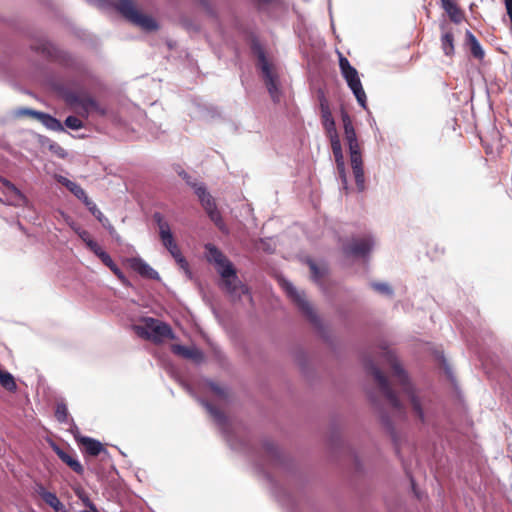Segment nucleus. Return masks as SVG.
<instances>
[{
    "label": "nucleus",
    "instance_id": "nucleus-1",
    "mask_svg": "<svg viewBox=\"0 0 512 512\" xmlns=\"http://www.w3.org/2000/svg\"><path fill=\"white\" fill-rule=\"evenodd\" d=\"M207 260L217 266L222 277L223 286L232 296L248 294L247 286L243 285L237 277L236 270L228 258L213 244H206Z\"/></svg>",
    "mask_w": 512,
    "mask_h": 512
},
{
    "label": "nucleus",
    "instance_id": "nucleus-2",
    "mask_svg": "<svg viewBox=\"0 0 512 512\" xmlns=\"http://www.w3.org/2000/svg\"><path fill=\"white\" fill-rule=\"evenodd\" d=\"M341 119L344 127L345 141L349 148L350 164L356 187L359 192H363L366 186L361 147L349 114L345 111H342Z\"/></svg>",
    "mask_w": 512,
    "mask_h": 512
},
{
    "label": "nucleus",
    "instance_id": "nucleus-3",
    "mask_svg": "<svg viewBox=\"0 0 512 512\" xmlns=\"http://www.w3.org/2000/svg\"><path fill=\"white\" fill-rule=\"evenodd\" d=\"M34 53H39L49 60L78 73L86 71V66L80 58L60 50L51 42L34 39Z\"/></svg>",
    "mask_w": 512,
    "mask_h": 512
},
{
    "label": "nucleus",
    "instance_id": "nucleus-4",
    "mask_svg": "<svg viewBox=\"0 0 512 512\" xmlns=\"http://www.w3.org/2000/svg\"><path fill=\"white\" fill-rule=\"evenodd\" d=\"M102 4L114 7L126 20L146 31L158 28L156 21L142 14L135 6L133 0H101Z\"/></svg>",
    "mask_w": 512,
    "mask_h": 512
},
{
    "label": "nucleus",
    "instance_id": "nucleus-5",
    "mask_svg": "<svg viewBox=\"0 0 512 512\" xmlns=\"http://www.w3.org/2000/svg\"><path fill=\"white\" fill-rule=\"evenodd\" d=\"M386 357L387 361L391 365L393 376L396 378L398 384L401 386L402 391L407 395L410 401L414 415L420 421L424 422L425 417L420 400L415 393L414 387L409 381L408 375L397 361L396 356L391 351H386Z\"/></svg>",
    "mask_w": 512,
    "mask_h": 512
},
{
    "label": "nucleus",
    "instance_id": "nucleus-6",
    "mask_svg": "<svg viewBox=\"0 0 512 512\" xmlns=\"http://www.w3.org/2000/svg\"><path fill=\"white\" fill-rule=\"evenodd\" d=\"M153 218L159 227V235L163 246L169 251V253L175 259L180 268L185 272H189V263L182 255L180 248L178 247L176 241L174 240V237L170 229V225L163 219V216L158 212L153 215Z\"/></svg>",
    "mask_w": 512,
    "mask_h": 512
},
{
    "label": "nucleus",
    "instance_id": "nucleus-7",
    "mask_svg": "<svg viewBox=\"0 0 512 512\" xmlns=\"http://www.w3.org/2000/svg\"><path fill=\"white\" fill-rule=\"evenodd\" d=\"M339 68L341 71V75L345 79L348 87L353 92L358 104L366 109L367 107V97L366 93L363 89L359 73L355 67H353L349 60L343 56L342 53H339Z\"/></svg>",
    "mask_w": 512,
    "mask_h": 512
},
{
    "label": "nucleus",
    "instance_id": "nucleus-8",
    "mask_svg": "<svg viewBox=\"0 0 512 512\" xmlns=\"http://www.w3.org/2000/svg\"><path fill=\"white\" fill-rule=\"evenodd\" d=\"M135 329L139 336L156 344L162 343L165 339L175 338L170 325L152 317L145 318L144 325L136 326Z\"/></svg>",
    "mask_w": 512,
    "mask_h": 512
},
{
    "label": "nucleus",
    "instance_id": "nucleus-9",
    "mask_svg": "<svg viewBox=\"0 0 512 512\" xmlns=\"http://www.w3.org/2000/svg\"><path fill=\"white\" fill-rule=\"evenodd\" d=\"M60 93L65 102L70 106L80 107L79 114L82 117L87 118L90 113H96L100 116L106 115L107 111L102 107L93 97L85 94L79 95L76 92L69 91L61 88Z\"/></svg>",
    "mask_w": 512,
    "mask_h": 512
},
{
    "label": "nucleus",
    "instance_id": "nucleus-10",
    "mask_svg": "<svg viewBox=\"0 0 512 512\" xmlns=\"http://www.w3.org/2000/svg\"><path fill=\"white\" fill-rule=\"evenodd\" d=\"M258 66L262 72L263 79L267 90L275 103L280 101L281 91L279 87L278 74L271 63H269L265 52L262 48L258 47L257 51Z\"/></svg>",
    "mask_w": 512,
    "mask_h": 512
},
{
    "label": "nucleus",
    "instance_id": "nucleus-11",
    "mask_svg": "<svg viewBox=\"0 0 512 512\" xmlns=\"http://www.w3.org/2000/svg\"><path fill=\"white\" fill-rule=\"evenodd\" d=\"M283 288L285 289L287 295L291 300L296 304L299 310L303 313V315L313 324L317 325L319 323L318 316L314 311L312 305L307 301L305 294L303 292L298 291L291 283L284 282Z\"/></svg>",
    "mask_w": 512,
    "mask_h": 512
},
{
    "label": "nucleus",
    "instance_id": "nucleus-12",
    "mask_svg": "<svg viewBox=\"0 0 512 512\" xmlns=\"http://www.w3.org/2000/svg\"><path fill=\"white\" fill-rule=\"evenodd\" d=\"M369 373L374 377V380L378 384V387L382 394L385 396V398L388 400L390 405L397 411L402 412V405L391 388L388 379L386 376L382 373V371L373 363H370L368 365Z\"/></svg>",
    "mask_w": 512,
    "mask_h": 512
},
{
    "label": "nucleus",
    "instance_id": "nucleus-13",
    "mask_svg": "<svg viewBox=\"0 0 512 512\" xmlns=\"http://www.w3.org/2000/svg\"><path fill=\"white\" fill-rule=\"evenodd\" d=\"M193 189L195 194L198 196L201 205L205 209L209 218L220 227L222 224V217L220 212L217 209V205L215 203L212 195L207 191L204 184H193Z\"/></svg>",
    "mask_w": 512,
    "mask_h": 512
},
{
    "label": "nucleus",
    "instance_id": "nucleus-14",
    "mask_svg": "<svg viewBox=\"0 0 512 512\" xmlns=\"http://www.w3.org/2000/svg\"><path fill=\"white\" fill-rule=\"evenodd\" d=\"M327 136L330 139L331 149H332V152H333V155L335 158L337 171H338L339 177L341 179L343 188L345 190H348L347 172H346L340 138L338 136L337 131H335L334 133H328Z\"/></svg>",
    "mask_w": 512,
    "mask_h": 512
},
{
    "label": "nucleus",
    "instance_id": "nucleus-15",
    "mask_svg": "<svg viewBox=\"0 0 512 512\" xmlns=\"http://www.w3.org/2000/svg\"><path fill=\"white\" fill-rule=\"evenodd\" d=\"M327 136L330 139L331 149H332V152H333V155L335 158L337 171H338L339 177L341 179L343 188L345 190H348L347 172H346L340 138L338 136L337 131H335L334 133H328Z\"/></svg>",
    "mask_w": 512,
    "mask_h": 512
},
{
    "label": "nucleus",
    "instance_id": "nucleus-16",
    "mask_svg": "<svg viewBox=\"0 0 512 512\" xmlns=\"http://www.w3.org/2000/svg\"><path fill=\"white\" fill-rule=\"evenodd\" d=\"M372 245L370 238H355L344 247V253L348 256L364 257L371 251Z\"/></svg>",
    "mask_w": 512,
    "mask_h": 512
},
{
    "label": "nucleus",
    "instance_id": "nucleus-17",
    "mask_svg": "<svg viewBox=\"0 0 512 512\" xmlns=\"http://www.w3.org/2000/svg\"><path fill=\"white\" fill-rule=\"evenodd\" d=\"M171 351L184 359L192 360L195 363H201L204 360V353L196 347H187L181 344H173Z\"/></svg>",
    "mask_w": 512,
    "mask_h": 512
},
{
    "label": "nucleus",
    "instance_id": "nucleus-18",
    "mask_svg": "<svg viewBox=\"0 0 512 512\" xmlns=\"http://www.w3.org/2000/svg\"><path fill=\"white\" fill-rule=\"evenodd\" d=\"M53 451L57 454V456L75 473L82 475L84 473V468L82 464L75 459L71 454L67 451L61 449L55 443H52Z\"/></svg>",
    "mask_w": 512,
    "mask_h": 512
},
{
    "label": "nucleus",
    "instance_id": "nucleus-19",
    "mask_svg": "<svg viewBox=\"0 0 512 512\" xmlns=\"http://www.w3.org/2000/svg\"><path fill=\"white\" fill-rule=\"evenodd\" d=\"M37 493L55 512H66L64 504L58 499L55 493L47 491L42 485L38 486Z\"/></svg>",
    "mask_w": 512,
    "mask_h": 512
},
{
    "label": "nucleus",
    "instance_id": "nucleus-20",
    "mask_svg": "<svg viewBox=\"0 0 512 512\" xmlns=\"http://www.w3.org/2000/svg\"><path fill=\"white\" fill-rule=\"evenodd\" d=\"M441 6L444 11L448 14L449 19L455 23L459 24L464 20V12L458 6V4L454 0H440Z\"/></svg>",
    "mask_w": 512,
    "mask_h": 512
},
{
    "label": "nucleus",
    "instance_id": "nucleus-21",
    "mask_svg": "<svg viewBox=\"0 0 512 512\" xmlns=\"http://www.w3.org/2000/svg\"><path fill=\"white\" fill-rule=\"evenodd\" d=\"M441 6L444 11L448 14L449 19L455 23L459 24L464 20V12L458 6V4L454 0H440Z\"/></svg>",
    "mask_w": 512,
    "mask_h": 512
},
{
    "label": "nucleus",
    "instance_id": "nucleus-22",
    "mask_svg": "<svg viewBox=\"0 0 512 512\" xmlns=\"http://www.w3.org/2000/svg\"><path fill=\"white\" fill-rule=\"evenodd\" d=\"M55 179L58 183L66 187L77 199L83 201L88 197L85 190L76 182H73L62 175H55Z\"/></svg>",
    "mask_w": 512,
    "mask_h": 512
},
{
    "label": "nucleus",
    "instance_id": "nucleus-23",
    "mask_svg": "<svg viewBox=\"0 0 512 512\" xmlns=\"http://www.w3.org/2000/svg\"><path fill=\"white\" fill-rule=\"evenodd\" d=\"M76 439L80 444L83 445L85 453H87L90 456H98L101 452L106 451L103 444L98 440H95L90 437H76Z\"/></svg>",
    "mask_w": 512,
    "mask_h": 512
},
{
    "label": "nucleus",
    "instance_id": "nucleus-24",
    "mask_svg": "<svg viewBox=\"0 0 512 512\" xmlns=\"http://www.w3.org/2000/svg\"><path fill=\"white\" fill-rule=\"evenodd\" d=\"M131 268L141 276L149 279H157L158 273L140 258H133L130 261Z\"/></svg>",
    "mask_w": 512,
    "mask_h": 512
},
{
    "label": "nucleus",
    "instance_id": "nucleus-25",
    "mask_svg": "<svg viewBox=\"0 0 512 512\" xmlns=\"http://www.w3.org/2000/svg\"><path fill=\"white\" fill-rule=\"evenodd\" d=\"M39 141L42 145V147L44 149H48L52 155L60 158V159H64L66 158L67 156V153L66 151L56 142L48 139V138H44L42 136H39Z\"/></svg>",
    "mask_w": 512,
    "mask_h": 512
},
{
    "label": "nucleus",
    "instance_id": "nucleus-26",
    "mask_svg": "<svg viewBox=\"0 0 512 512\" xmlns=\"http://www.w3.org/2000/svg\"><path fill=\"white\" fill-rule=\"evenodd\" d=\"M34 118L40 119L42 123L50 130L63 131L62 123L56 118L41 112L34 111Z\"/></svg>",
    "mask_w": 512,
    "mask_h": 512
},
{
    "label": "nucleus",
    "instance_id": "nucleus-27",
    "mask_svg": "<svg viewBox=\"0 0 512 512\" xmlns=\"http://www.w3.org/2000/svg\"><path fill=\"white\" fill-rule=\"evenodd\" d=\"M466 41L467 44L470 47L471 54L476 59L482 60L484 58V51L479 43V41L476 39V37L470 32L466 31Z\"/></svg>",
    "mask_w": 512,
    "mask_h": 512
},
{
    "label": "nucleus",
    "instance_id": "nucleus-28",
    "mask_svg": "<svg viewBox=\"0 0 512 512\" xmlns=\"http://www.w3.org/2000/svg\"><path fill=\"white\" fill-rule=\"evenodd\" d=\"M0 385L9 392H15L17 389L13 375L2 369H0Z\"/></svg>",
    "mask_w": 512,
    "mask_h": 512
},
{
    "label": "nucleus",
    "instance_id": "nucleus-29",
    "mask_svg": "<svg viewBox=\"0 0 512 512\" xmlns=\"http://www.w3.org/2000/svg\"><path fill=\"white\" fill-rule=\"evenodd\" d=\"M441 48L446 56L454 54V36L451 31H447L441 36Z\"/></svg>",
    "mask_w": 512,
    "mask_h": 512
},
{
    "label": "nucleus",
    "instance_id": "nucleus-30",
    "mask_svg": "<svg viewBox=\"0 0 512 512\" xmlns=\"http://www.w3.org/2000/svg\"><path fill=\"white\" fill-rule=\"evenodd\" d=\"M103 256V260H102V263L107 266L113 273L114 275L119 279L121 280L122 282L125 281V276L123 274V272L119 269V267L114 263V261L112 260V258L110 257V255H102Z\"/></svg>",
    "mask_w": 512,
    "mask_h": 512
},
{
    "label": "nucleus",
    "instance_id": "nucleus-31",
    "mask_svg": "<svg viewBox=\"0 0 512 512\" xmlns=\"http://www.w3.org/2000/svg\"><path fill=\"white\" fill-rule=\"evenodd\" d=\"M321 119H322L323 127L327 134L334 133L335 131H337L336 126H335V121H334V118H333L331 112L321 115Z\"/></svg>",
    "mask_w": 512,
    "mask_h": 512
},
{
    "label": "nucleus",
    "instance_id": "nucleus-32",
    "mask_svg": "<svg viewBox=\"0 0 512 512\" xmlns=\"http://www.w3.org/2000/svg\"><path fill=\"white\" fill-rule=\"evenodd\" d=\"M308 265L311 271V277L315 282H319L325 274V270L322 268H319L316 263L312 260L308 261Z\"/></svg>",
    "mask_w": 512,
    "mask_h": 512
},
{
    "label": "nucleus",
    "instance_id": "nucleus-33",
    "mask_svg": "<svg viewBox=\"0 0 512 512\" xmlns=\"http://www.w3.org/2000/svg\"><path fill=\"white\" fill-rule=\"evenodd\" d=\"M55 418L60 423H65L68 420V409L66 404L58 403L55 410Z\"/></svg>",
    "mask_w": 512,
    "mask_h": 512
},
{
    "label": "nucleus",
    "instance_id": "nucleus-34",
    "mask_svg": "<svg viewBox=\"0 0 512 512\" xmlns=\"http://www.w3.org/2000/svg\"><path fill=\"white\" fill-rule=\"evenodd\" d=\"M82 202L89 209V211L93 214V216H95L100 222H102L104 215L97 208L96 204L89 197H87L86 200H83Z\"/></svg>",
    "mask_w": 512,
    "mask_h": 512
},
{
    "label": "nucleus",
    "instance_id": "nucleus-35",
    "mask_svg": "<svg viewBox=\"0 0 512 512\" xmlns=\"http://www.w3.org/2000/svg\"><path fill=\"white\" fill-rule=\"evenodd\" d=\"M371 287L380 294L392 296L393 290L387 283L374 282Z\"/></svg>",
    "mask_w": 512,
    "mask_h": 512
},
{
    "label": "nucleus",
    "instance_id": "nucleus-36",
    "mask_svg": "<svg viewBox=\"0 0 512 512\" xmlns=\"http://www.w3.org/2000/svg\"><path fill=\"white\" fill-rule=\"evenodd\" d=\"M87 247L102 261L103 256L102 255H108L107 252H105L101 246L94 240H89L87 242Z\"/></svg>",
    "mask_w": 512,
    "mask_h": 512
},
{
    "label": "nucleus",
    "instance_id": "nucleus-37",
    "mask_svg": "<svg viewBox=\"0 0 512 512\" xmlns=\"http://www.w3.org/2000/svg\"><path fill=\"white\" fill-rule=\"evenodd\" d=\"M65 125L73 130L81 129L84 126L82 120L76 116H68L65 119Z\"/></svg>",
    "mask_w": 512,
    "mask_h": 512
},
{
    "label": "nucleus",
    "instance_id": "nucleus-38",
    "mask_svg": "<svg viewBox=\"0 0 512 512\" xmlns=\"http://www.w3.org/2000/svg\"><path fill=\"white\" fill-rule=\"evenodd\" d=\"M205 407L217 421L222 422L224 420V414L218 408L208 402L205 403Z\"/></svg>",
    "mask_w": 512,
    "mask_h": 512
},
{
    "label": "nucleus",
    "instance_id": "nucleus-39",
    "mask_svg": "<svg viewBox=\"0 0 512 512\" xmlns=\"http://www.w3.org/2000/svg\"><path fill=\"white\" fill-rule=\"evenodd\" d=\"M72 228L74 229V231L78 234V236L82 239V241L86 245H87V242H89V240H92L88 231L83 230L79 227H74V226H72Z\"/></svg>",
    "mask_w": 512,
    "mask_h": 512
},
{
    "label": "nucleus",
    "instance_id": "nucleus-40",
    "mask_svg": "<svg viewBox=\"0 0 512 512\" xmlns=\"http://www.w3.org/2000/svg\"><path fill=\"white\" fill-rule=\"evenodd\" d=\"M320 110H321V115L331 112L328 100L326 99V97L324 96L323 93L321 94V97H320Z\"/></svg>",
    "mask_w": 512,
    "mask_h": 512
},
{
    "label": "nucleus",
    "instance_id": "nucleus-41",
    "mask_svg": "<svg viewBox=\"0 0 512 512\" xmlns=\"http://www.w3.org/2000/svg\"><path fill=\"white\" fill-rule=\"evenodd\" d=\"M178 174L186 181V183L193 188V184H199L198 182L192 180L191 176L186 173L184 170L178 172Z\"/></svg>",
    "mask_w": 512,
    "mask_h": 512
},
{
    "label": "nucleus",
    "instance_id": "nucleus-42",
    "mask_svg": "<svg viewBox=\"0 0 512 512\" xmlns=\"http://www.w3.org/2000/svg\"><path fill=\"white\" fill-rule=\"evenodd\" d=\"M14 115L17 117L23 116V115L32 116V108L17 109V110H15Z\"/></svg>",
    "mask_w": 512,
    "mask_h": 512
},
{
    "label": "nucleus",
    "instance_id": "nucleus-43",
    "mask_svg": "<svg viewBox=\"0 0 512 512\" xmlns=\"http://www.w3.org/2000/svg\"><path fill=\"white\" fill-rule=\"evenodd\" d=\"M80 499L82 500L83 504L88 508L90 509L91 508V505H95L90 499L88 496H82V495H79Z\"/></svg>",
    "mask_w": 512,
    "mask_h": 512
},
{
    "label": "nucleus",
    "instance_id": "nucleus-44",
    "mask_svg": "<svg viewBox=\"0 0 512 512\" xmlns=\"http://www.w3.org/2000/svg\"><path fill=\"white\" fill-rule=\"evenodd\" d=\"M506 10H507V14L510 18V22H511V26H512V4L510 6H507Z\"/></svg>",
    "mask_w": 512,
    "mask_h": 512
},
{
    "label": "nucleus",
    "instance_id": "nucleus-45",
    "mask_svg": "<svg viewBox=\"0 0 512 512\" xmlns=\"http://www.w3.org/2000/svg\"><path fill=\"white\" fill-rule=\"evenodd\" d=\"M81 512H99V511L97 510L95 505H91L90 509L84 510V511H81Z\"/></svg>",
    "mask_w": 512,
    "mask_h": 512
},
{
    "label": "nucleus",
    "instance_id": "nucleus-46",
    "mask_svg": "<svg viewBox=\"0 0 512 512\" xmlns=\"http://www.w3.org/2000/svg\"><path fill=\"white\" fill-rule=\"evenodd\" d=\"M4 184L10 188H12L13 190H16V188L7 180L4 181Z\"/></svg>",
    "mask_w": 512,
    "mask_h": 512
},
{
    "label": "nucleus",
    "instance_id": "nucleus-47",
    "mask_svg": "<svg viewBox=\"0 0 512 512\" xmlns=\"http://www.w3.org/2000/svg\"><path fill=\"white\" fill-rule=\"evenodd\" d=\"M505 7L510 6L512 4V0H504Z\"/></svg>",
    "mask_w": 512,
    "mask_h": 512
},
{
    "label": "nucleus",
    "instance_id": "nucleus-48",
    "mask_svg": "<svg viewBox=\"0 0 512 512\" xmlns=\"http://www.w3.org/2000/svg\"><path fill=\"white\" fill-rule=\"evenodd\" d=\"M511 31H512V26L510 27Z\"/></svg>",
    "mask_w": 512,
    "mask_h": 512
}]
</instances>
